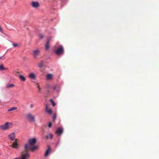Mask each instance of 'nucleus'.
<instances>
[{
  "mask_svg": "<svg viewBox=\"0 0 159 159\" xmlns=\"http://www.w3.org/2000/svg\"><path fill=\"white\" fill-rule=\"evenodd\" d=\"M12 124V122H6L4 125H0V129L2 130H6L9 128V125H11Z\"/></svg>",
  "mask_w": 159,
  "mask_h": 159,
  "instance_id": "1",
  "label": "nucleus"
},
{
  "mask_svg": "<svg viewBox=\"0 0 159 159\" xmlns=\"http://www.w3.org/2000/svg\"><path fill=\"white\" fill-rule=\"evenodd\" d=\"M17 108L16 107H13L11 108L8 110V111H10L17 109Z\"/></svg>",
  "mask_w": 159,
  "mask_h": 159,
  "instance_id": "20",
  "label": "nucleus"
},
{
  "mask_svg": "<svg viewBox=\"0 0 159 159\" xmlns=\"http://www.w3.org/2000/svg\"><path fill=\"white\" fill-rule=\"evenodd\" d=\"M16 139L15 141L12 143V144L11 145L10 147L12 148H14L16 149H18L20 148V146L16 141Z\"/></svg>",
  "mask_w": 159,
  "mask_h": 159,
  "instance_id": "3",
  "label": "nucleus"
},
{
  "mask_svg": "<svg viewBox=\"0 0 159 159\" xmlns=\"http://www.w3.org/2000/svg\"><path fill=\"white\" fill-rule=\"evenodd\" d=\"M8 137L11 141H13L15 139V133L13 132L11 134L8 135Z\"/></svg>",
  "mask_w": 159,
  "mask_h": 159,
  "instance_id": "8",
  "label": "nucleus"
},
{
  "mask_svg": "<svg viewBox=\"0 0 159 159\" xmlns=\"http://www.w3.org/2000/svg\"><path fill=\"white\" fill-rule=\"evenodd\" d=\"M1 105V101L0 100V105Z\"/></svg>",
  "mask_w": 159,
  "mask_h": 159,
  "instance_id": "33",
  "label": "nucleus"
},
{
  "mask_svg": "<svg viewBox=\"0 0 159 159\" xmlns=\"http://www.w3.org/2000/svg\"><path fill=\"white\" fill-rule=\"evenodd\" d=\"M29 144H26L25 146V148L27 151V148H28L29 145Z\"/></svg>",
  "mask_w": 159,
  "mask_h": 159,
  "instance_id": "24",
  "label": "nucleus"
},
{
  "mask_svg": "<svg viewBox=\"0 0 159 159\" xmlns=\"http://www.w3.org/2000/svg\"><path fill=\"white\" fill-rule=\"evenodd\" d=\"M19 78L23 81H25L26 80L24 76L22 75H19Z\"/></svg>",
  "mask_w": 159,
  "mask_h": 159,
  "instance_id": "18",
  "label": "nucleus"
},
{
  "mask_svg": "<svg viewBox=\"0 0 159 159\" xmlns=\"http://www.w3.org/2000/svg\"><path fill=\"white\" fill-rule=\"evenodd\" d=\"M6 70V69L3 67L2 65L0 66V70Z\"/></svg>",
  "mask_w": 159,
  "mask_h": 159,
  "instance_id": "22",
  "label": "nucleus"
},
{
  "mask_svg": "<svg viewBox=\"0 0 159 159\" xmlns=\"http://www.w3.org/2000/svg\"><path fill=\"white\" fill-rule=\"evenodd\" d=\"M49 39H48L45 45L46 49L47 50H48L49 48Z\"/></svg>",
  "mask_w": 159,
  "mask_h": 159,
  "instance_id": "14",
  "label": "nucleus"
},
{
  "mask_svg": "<svg viewBox=\"0 0 159 159\" xmlns=\"http://www.w3.org/2000/svg\"><path fill=\"white\" fill-rule=\"evenodd\" d=\"M2 57L1 56L0 57V59H1Z\"/></svg>",
  "mask_w": 159,
  "mask_h": 159,
  "instance_id": "34",
  "label": "nucleus"
},
{
  "mask_svg": "<svg viewBox=\"0 0 159 159\" xmlns=\"http://www.w3.org/2000/svg\"><path fill=\"white\" fill-rule=\"evenodd\" d=\"M56 114H54L53 115V118L54 121H55L56 118Z\"/></svg>",
  "mask_w": 159,
  "mask_h": 159,
  "instance_id": "25",
  "label": "nucleus"
},
{
  "mask_svg": "<svg viewBox=\"0 0 159 159\" xmlns=\"http://www.w3.org/2000/svg\"><path fill=\"white\" fill-rule=\"evenodd\" d=\"M63 132V129L62 128H58L56 132V133L58 135H61Z\"/></svg>",
  "mask_w": 159,
  "mask_h": 159,
  "instance_id": "11",
  "label": "nucleus"
},
{
  "mask_svg": "<svg viewBox=\"0 0 159 159\" xmlns=\"http://www.w3.org/2000/svg\"><path fill=\"white\" fill-rule=\"evenodd\" d=\"M55 91L58 92L59 91V86L57 85H55L52 88Z\"/></svg>",
  "mask_w": 159,
  "mask_h": 159,
  "instance_id": "16",
  "label": "nucleus"
},
{
  "mask_svg": "<svg viewBox=\"0 0 159 159\" xmlns=\"http://www.w3.org/2000/svg\"><path fill=\"white\" fill-rule=\"evenodd\" d=\"M46 109L45 111L46 112L48 113L50 115H51L52 113V111L51 109H48V106L47 104H46L45 105Z\"/></svg>",
  "mask_w": 159,
  "mask_h": 159,
  "instance_id": "10",
  "label": "nucleus"
},
{
  "mask_svg": "<svg viewBox=\"0 0 159 159\" xmlns=\"http://www.w3.org/2000/svg\"><path fill=\"white\" fill-rule=\"evenodd\" d=\"M28 141L30 145L32 146L36 143L37 140L35 138H33L29 139Z\"/></svg>",
  "mask_w": 159,
  "mask_h": 159,
  "instance_id": "5",
  "label": "nucleus"
},
{
  "mask_svg": "<svg viewBox=\"0 0 159 159\" xmlns=\"http://www.w3.org/2000/svg\"><path fill=\"white\" fill-rule=\"evenodd\" d=\"M29 77L31 79H35L36 77L35 75V74L33 73H31L29 74Z\"/></svg>",
  "mask_w": 159,
  "mask_h": 159,
  "instance_id": "12",
  "label": "nucleus"
},
{
  "mask_svg": "<svg viewBox=\"0 0 159 159\" xmlns=\"http://www.w3.org/2000/svg\"><path fill=\"white\" fill-rule=\"evenodd\" d=\"M38 148V147L37 146H34L32 148L31 150L32 151H33L36 150V149H37Z\"/></svg>",
  "mask_w": 159,
  "mask_h": 159,
  "instance_id": "21",
  "label": "nucleus"
},
{
  "mask_svg": "<svg viewBox=\"0 0 159 159\" xmlns=\"http://www.w3.org/2000/svg\"><path fill=\"white\" fill-rule=\"evenodd\" d=\"M61 1V3L63 2L64 1H65V0H60Z\"/></svg>",
  "mask_w": 159,
  "mask_h": 159,
  "instance_id": "32",
  "label": "nucleus"
},
{
  "mask_svg": "<svg viewBox=\"0 0 159 159\" xmlns=\"http://www.w3.org/2000/svg\"><path fill=\"white\" fill-rule=\"evenodd\" d=\"M14 86V85L13 84H11L7 86V87L8 88H11Z\"/></svg>",
  "mask_w": 159,
  "mask_h": 159,
  "instance_id": "27",
  "label": "nucleus"
},
{
  "mask_svg": "<svg viewBox=\"0 0 159 159\" xmlns=\"http://www.w3.org/2000/svg\"><path fill=\"white\" fill-rule=\"evenodd\" d=\"M44 36L43 34H41L39 36V37L40 39H43L44 38Z\"/></svg>",
  "mask_w": 159,
  "mask_h": 159,
  "instance_id": "28",
  "label": "nucleus"
},
{
  "mask_svg": "<svg viewBox=\"0 0 159 159\" xmlns=\"http://www.w3.org/2000/svg\"><path fill=\"white\" fill-rule=\"evenodd\" d=\"M52 124L51 123V122H50L49 124H48V126L49 127H51L52 126Z\"/></svg>",
  "mask_w": 159,
  "mask_h": 159,
  "instance_id": "29",
  "label": "nucleus"
},
{
  "mask_svg": "<svg viewBox=\"0 0 159 159\" xmlns=\"http://www.w3.org/2000/svg\"><path fill=\"white\" fill-rule=\"evenodd\" d=\"M5 54H6V53L4 54L3 56H4V55Z\"/></svg>",
  "mask_w": 159,
  "mask_h": 159,
  "instance_id": "35",
  "label": "nucleus"
},
{
  "mask_svg": "<svg viewBox=\"0 0 159 159\" xmlns=\"http://www.w3.org/2000/svg\"><path fill=\"white\" fill-rule=\"evenodd\" d=\"M37 87H38V89H39V92H40V91H41V89H40L39 86L38 85Z\"/></svg>",
  "mask_w": 159,
  "mask_h": 159,
  "instance_id": "30",
  "label": "nucleus"
},
{
  "mask_svg": "<svg viewBox=\"0 0 159 159\" xmlns=\"http://www.w3.org/2000/svg\"><path fill=\"white\" fill-rule=\"evenodd\" d=\"M56 54L57 55H60L64 53V49L62 46L60 45L59 48L55 51Z\"/></svg>",
  "mask_w": 159,
  "mask_h": 159,
  "instance_id": "2",
  "label": "nucleus"
},
{
  "mask_svg": "<svg viewBox=\"0 0 159 159\" xmlns=\"http://www.w3.org/2000/svg\"><path fill=\"white\" fill-rule=\"evenodd\" d=\"M51 150L49 146H48V149L46 151L45 154L44 155L45 157H47L49 154Z\"/></svg>",
  "mask_w": 159,
  "mask_h": 159,
  "instance_id": "15",
  "label": "nucleus"
},
{
  "mask_svg": "<svg viewBox=\"0 0 159 159\" xmlns=\"http://www.w3.org/2000/svg\"><path fill=\"white\" fill-rule=\"evenodd\" d=\"M50 101L51 102L53 106L54 107L56 105V104L55 102L53 101L52 99H51L50 100Z\"/></svg>",
  "mask_w": 159,
  "mask_h": 159,
  "instance_id": "23",
  "label": "nucleus"
},
{
  "mask_svg": "<svg viewBox=\"0 0 159 159\" xmlns=\"http://www.w3.org/2000/svg\"><path fill=\"white\" fill-rule=\"evenodd\" d=\"M53 77V75L51 74H48L47 75L46 77V80H49L52 79Z\"/></svg>",
  "mask_w": 159,
  "mask_h": 159,
  "instance_id": "13",
  "label": "nucleus"
},
{
  "mask_svg": "<svg viewBox=\"0 0 159 159\" xmlns=\"http://www.w3.org/2000/svg\"><path fill=\"white\" fill-rule=\"evenodd\" d=\"M33 105L32 104H31V105H30V107L31 108H33Z\"/></svg>",
  "mask_w": 159,
  "mask_h": 159,
  "instance_id": "31",
  "label": "nucleus"
},
{
  "mask_svg": "<svg viewBox=\"0 0 159 159\" xmlns=\"http://www.w3.org/2000/svg\"><path fill=\"white\" fill-rule=\"evenodd\" d=\"M49 137H50L51 139H52L53 137V135L52 134H49L48 135H47L46 137L47 139H48Z\"/></svg>",
  "mask_w": 159,
  "mask_h": 159,
  "instance_id": "19",
  "label": "nucleus"
},
{
  "mask_svg": "<svg viewBox=\"0 0 159 159\" xmlns=\"http://www.w3.org/2000/svg\"><path fill=\"white\" fill-rule=\"evenodd\" d=\"M40 50L39 49H37L33 51V55L34 57H36L39 54Z\"/></svg>",
  "mask_w": 159,
  "mask_h": 159,
  "instance_id": "7",
  "label": "nucleus"
},
{
  "mask_svg": "<svg viewBox=\"0 0 159 159\" xmlns=\"http://www.w3.org/2000/svg\"><path fill=\"white\" fill-rule=\"evenodd\" d=\"M30 157V154L28 153L23 154L21 157H18L13 159H28Z\"/></svg>",
  "mask_w": 159,
  "mask_h": 159,
  "instance_id": "6",
  "label": "nucleus"
},
{
  "mask_svg": "<svg viewBox=\"0 0 159 159\" xmlns=\"http://www.w3.org/2000/svg\"><path fill=\"white\" fill-rule=\"evenodd\" d=\"M43 61H41L38 64V67L40 68H41L43 67Z\"/></svg>",
  "mask_w": 159,
  "mask_h": 159,
  "instance_id": "17",
  "label": "nucleus"
},
{
  "mask_svg": "<svg viewBox=\"0 0 159 159\" xmlns=\"http://www.w3.org/2000/svg\"><path fill=\"white\" fill-rule=\"evenodd\" d=\"M31 4L32 7L34 8H37L39 6V3L38 2H33Z\"/></svg>",
  "mask_w": 159,
  "mask_h": 159,
  "instance_id": "9",
  "label": "nucleus"
},
{
  "mask_svg": "<svg viewBox=\"0 0 159 159\" xmlns=\"http://www.w3.org/2000/svg\"><path fill=\"white\" fill-rule=\"evenodd\" d=\"M27 119L30 121L34 122L35 121L34 116L30 113L26 115Z\"/></svg>",
  "mask_w": 159,
  "mask_h": 159,
  "instance_id": "4",
  "label": "nucleus"
},
{
  "mask_svg": "<svg viewBox=\"0 0 159 159\" xmlns=\"http://www.w3.org/2000/svg\"><path fill=\"white\" fill-rule=\"evenodd\" d=\"M12 44L14 47H17L18 45L17 43H12Z\"/></svg>",
  "mask_w": 159,
  "mask_h": 159,
  "instance_id": "26",
  "label": "nucleus"
}]
</instances>
